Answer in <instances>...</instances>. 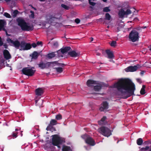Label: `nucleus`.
I'll return each mask as SVG.
<instances>
[{
    "label": "nucleus",
    "instance_id": "nucleus-24",
    "mask_svg": "<svg viewBox=\"0 0 151 151\" xmlns=\"http://www.w3.org/2000/svg\"><path fill=\"white\" fill-rule=\"evenodd\" d=\"M99 85L95 86H93V89L95 91H98L101 90L102 87V86L99 84Z\"/></svg>",
    "mask_w": 151,
    "mask_h": 151
},
{
    "label": "nucleus",
    "instance_id": "nucleus-3",
    "mask_svg": "<svg viewBox=\"0 0 151 151\" xmlns=\"http://www.w3.org/2000/svg\"><path fill=\"white\" fill-rule=\"evenodd\" d=\"M52 136V145L54 146H57L58 148H60V147L59 145L65 142V139L59 136L58 134H54Z\"/></svg>",
    "mask_w": 151,
    "mask_h": 151
},
{
    "label": "nucleus",
    "instance_id": "nucleus-50",
    "mask_svg": "<svg viewBox=\"0 0 151 151\" xmlns=\"http://www.w3.org/2000/svg\"><path fill=\"white\" fill-rule=\"evenodd\" d=\"M149 149V147L148 146H146L145 148V150H146Z\"/></svg>",
    "mask_w": 151,
    "mask_h": 151
},
{
    "label": "nucleus",
    "instance_id": "nucleus-32",
    "mask_svg": "<svg viewBox=\"0 0 151 151\" xmlns=\"http://www.w3.org/2000/svg\"><path fill=\"white\" fill-rule=\"evenodd\" d=\"M145 86L144 85H143L142 88L140 91V93L141 95H144L145 93Z\"/></svg>",
    "mask_w": 151,
    "mask_h": 151
},
{
    "label": "nucleus",
    "instance_id": "nucleus-35",
    "mask_svg": "<svg viewBox=\"0 0 151 151\" xmlns=\"http://www.w3.org/2000/svg\"><path fill=\"white\" fill-rule=\"evenodd\" d=\"M106 116H104L101 119L100 121L98 122L99 124H101V122H104L106 119Z\"/></svg>",
    "mask_w": 151,
    "mask_h": 151
},
{
    "label": "nucleus",
    "instance_id": "nucleus-40",
    "mask_svg": "<svg viewBox=\"0 0 151 151\" xmlns=\"http://www.w3.org/2000/svg\"><path fill=\"white\" fill-rule=\"evenodd\" d=\"M61 6L62 7L66 10H68L69 9V6L64 4H62L61 5Z\"/></svg>",
    "mask_w": 151,
    "mask_h": 151
},
{
    "label": "nucleus",
    "instance_id": "nucleus-47",
    "mask_svg": "<svg viewBox=\"0 0 151 151\" xmlns=\"http://www.w3.org/2000/svg\"><path fill=\"white\" fill-rule=\"evenodd\" d=\"M58 43L57 42H55L53 44L54 46H55L56 47H57L58 46Z\"/></svg>",
    "mask_w": 151,
    "mask_h": 151
},
{
    "label": "nucleus",
    "instance_id": "nucleus-6",
    "mask_svg": "<svg viewBox=\"0 0 151 151\" xmlns=\"http://www.w3.org/2000/svg\"><path fill=\"white\" fill-rule=\"evenodd\" d=\"M99 129L100 132L104 136L108 137L111 134V130L107 127L102 126Z\"/></svg>",
    "mask_w": 151,
    "mask_h": 151
},
{
    "label": "nucleus",
    "instance_id": "nucleus-14",
    "mask_svg": "<svg viewBox=\"0 0 151 151\" xmlns=\"http://www.w3.org/2000/svg\"><path fill=\"white\" fill-rule=\"evenodd\" d=\"M71 49V48L69 46L65 47L64 48H62L61 49V50H58L57 52V54H58V56L59 57L60 55H59V54L60 52H61L62 54H64L67 52L68 51L70 50Z\"/></svg>",
    "mask_w": 151,
    "mask_h": 151
},
{
    "label": "nucleus",
    "instance_id": "nucleus-25",
    "mask_svg": "<svg viewBox=\"0 0 151 151\" xmlns=\"http://www.w3.org/2000/svg\"><path fill=\"white\" fill-rule=\"evenodd\" d=\"M55 52H53L50 53H49L46 55V57L48 58L49 59H52V58L55 57L56 55L55 54Z\"/></svg>",
    "mask_w": 151,
    "mask_h": 151
},
{
    "label": "nucleus",
    "instance_id": "nucleus-45",
    "mask_svg": "<svg viewBox=\"0 0 151 151\" xmlns=\"http://www.w3.org/2000/svg\"><path fill=\"white\" fill-rule=\"evenodd\" d=\"M31 47L32 46L33 48H35L37 46V44L35 42L33 43L31 45Z\"/></svg>",
    "mask_w": 151,
    "mask_h": 151
},
{
    "label": "nucleus",
    "instance_id": "nucleus-11",
    "mask_svg": "<svg viewBox=\"0 0 151 151\" xmlns=\"http://www.w3.org/2000/svg\"><path fill=\"white\" fill-rule=\"evenodd\" d=\"M140 66L138 64L134 66H129L126 69V71L133 72L137 70L138 68H139Z\"/></svg>",
    "mask_w": 151,
    "mask_h": 151
},
{
    "label": "nucleus",
    "instance_id": "nucleus-30",
    "mask_svg": "<svg viewBox=\"0 0 151 151\" xmlns=\"http://www.w3.org/2000/svg\"><path fill=\"white\" fill-rule=\"evenodd\" d=\"M55 69L57 73H61L63 71V68L62 67L55 68Z\"/></svg>",
    "mask_w": 151,
    "mask_h": 151
},
{
    "label": "nucleus",
    "instance_id": "nucleus-60",
    "mask_svg": "<svg viewBox=\"0 0 151 151\" xmlns=\"http://www.w3.org/2000/svg\"><path fill=\"white\" fill-rule=\"evenodd\" d=\"M19 130L18 129H15V131H18Z\"/></svg>",
    "mask_w": 151,
    "mask_h": 151
},
{
    "label": "nucleus",
    "instance_id": "nucleus-38",
    "mask_svg": "<svg viewBox=\"0 0 151 151\" xmlns=\"http://www.w3.org/2000/svg\"><path fill=\"white\" fill-rule=\"evenodd\" d=\"M116 41H113L110 43V45L112 47H115L116 45Z\"/></svg>",
    "mask_w": 151,
    "mask_h": 151
},
{
    "label": "nucleus",
    "instance_id": "nucleus-34",
    "mask_svg": "<svg viewBox=\"0 0 151 151\" xmlns=\"http://www.w3.org/2000/svg\"><path fill=\"white\" fill-rule=\"evenodd\" d=\"M111 18V16L109 13H106L105 14V19L110 20Z\"/></svg>",
    "mask_w": 151,
    "mask_h": 151
},
{
    "label": "nucleus",
    "instance_id": "nucleus-8",
    "mask_svg": "<svg viewBox=\"0 0 151 151\" xmlns=\"http://www.w3.org/2000/svg\"><path fill=\"white\" fill-rule=\"evenodd\" d=\"M6 41L9 43H11V46H14L17 49H19V47H21V42H20L18 40L14 41L9 38H8L6 39Z\"/></svg>",
    "mask_w": 151,
    "mask_h": 151
},
{
    "label": "nucleus",
    "instance_id": "nucleus-42",
    "mask_svg": "<svg viewBox=\"0 0 151 151\" xmlns=\"http://www.w3.org/2000/svg\"><path fill=\"white\" fill-rule=\"evenodd\" d=\"M30 12L31 14L30 15V17H32V19L34 18V12L32 11H31Z\"/></svg>",
    "mask_w": 151,
    "mask_h": 151
},
{
    "label": "nucleus",
    "instance_id": "nucleus-12",
    "mask_svg": "<svg viewBox=\"0 0 151 151\" xmlns=\"http://www.w3.org/2000/svg\"><path fill=\"white\" fill-rule=\"evenodd\" d=\"M50 65H51V62H47L46 63H44L42 62L38 64V66L41 69H44L46 68H48Z\"/></svg>",
    "mask_w": 151,
    "mask_h": 151
},
{
    "label": "nucleus",
    "instance_id": "nucleus-4",
    "mask_svg": "<svg viewBox=\"0 0 151 151\" xmlns=\"http://www.w3.org/2000/svg\"><path fill=\"white\" fill-rule=\"evenodd\" d=\"M139 33L135 30H132L130 33L129 38L132 42L138 41L139 39Z\"/></svg>",
    "mask_w": 151,
    "mask_h": 151
},
{
    "label": "nucleus",
    "instance_id": "nucleus-9",
    "mask_svg": "<svg viewBox=\"0 0 151 151\" xmlns=\"http://www.w3.org/2000/svg\"><path fill=\"white\" fill-rule=\"evenodd\" d=\"M31 48V45L30 44L27 43L24 41H21V45L20 50H30Z\"/></svg>",
    "mask_w": 151,
    "mask_h": 151
},
{
    "label": "nucleus",
    "instance_id": "nucleus-55",
    "mask_svg": "<svg viewBox=\"0 0 151 151\" xmlns=\"http://www.w3.org/2000/svg\"><path fill=\"white\" fill-rule=\"evenodd\" d=\"M30 69H32L33 70L35 69V67H30Z\"/></svg>",
    "mask_w": 151,
    "mask_h": 151
},
{
    "label": "nucleus",
    "instance_id": "nucleus-62",
    "mask_svg": "<svg viewBox=\"0 0 151 151\" xmlns=\"http://www.w3.org/2000/svg\"><path fill=\"white\" fill-rule=\"evenodd\" d=\"M104 2H106V1L107 0H102Z\"/></svg>",
    "mask_w": 151,
    "mask_h": 151
},
{
    "label": "nucleus",
    "instance_id": "nucleus-49",
    "mask_svg": "<svg viewBox=\"0 0 151 151\" xmlns=\"http://www.w3.org/2000/svg\"><path fill=\"white\" fill-rule=\"evenodd\" d=\"M120 28L119 27H117V29L116 30V31L117 32H119L120 31Z\"/></svg>",
    "mask_w": 151,
    "mask_h": 151
},
{
    "label": "nucleus",
    "instance_id": "nucleus-28",
    "mask_svg": "<svg viewBox=\"0 0 151 151\" xmlns=\"http://www.w3.org/2000/svg\"><path fill=\"white\" fill-rule=\"evenodd\" d=\"M51 64H55V65H57L63 67L64 65H65L63 63H59L58 62V61H54V62H51Z\"/></svg>",
    "mask_w": 151,
    "mask_h": 151
},
{
    "label": "nucleus",
    "instance_id": "nucleus-36",
    "mask_svg": "<svg viewBox=\"0 0 151 151\" xmlns=\"http://www.w3.org/2000/svg\"><path fill=\"white\" fill-rule=\"evenodd\" d=\"M55 118L56 119L60 120L62 119V116L60 114H58L56 115Z\"/></svg>",
    "mask_w": 151,
    "mask_h": 151
},
{
    "label": "nucleus",
    "instance_id": "nucleus-46",
    "mask_svg": "<svg viewBox=\"0 0 151 151\" xmlns=\"http://www.w3.org/2000/svg\"><path fill=\"white\" fill-rule=\"evenodd\" d=\"M136 80L139 83H142V80L140 78H137Z\"/></svg>",
    "mask_w": 151,
    "mask_h": 151
},
{
    "label": "nucleus",
    "instance_id": "nucleus-33",
    "mask_svg": "<svg viewBox=\"0 0 151 151\" xmlns=\"http://www.w3.org/2000/svg\"><path fill=\"white\" fill-rule=\"evenodd\" d=\"M19 11L17 10H15L12 13V15L13 18H15L17 17V15L18 14Z\"/></svg>",
    "mask_w": 151,
    "mask_h": 151
},
{
    "label": "nucleus",
    "instance_id": "nucleus-18",
    "mask_svg": "<svg viewBox=\"0 0 151 151\" xmlns=\"http://www.w3.org/2000/svg\"><path fill=\"white\" fill-rule=\"evenodd\" d=\"M68 54L72 57H76L79 55V53L76 52L75 51L73 50L69 52Z\"/></svg>",
    "mask_w": 151,
    "mask_h": 151
},
{
    "label": "nucleus",
    "instance_id": "nucleus-44",
    "mask_svg": "<svg viewBox=\"0 0 151 151\" xmlns=\"http://www.w3.org/2000/svg\"><path fill=\"white\" fill-rule=\"evenodd\" d=\"M75 21L76 24H78L80 22V20L78 18H76L75 19Z\"/></svg>",
    "mask_w": 151,
    "mask_h": 151
},
{
    "label": "nucleus",
    "instance_id": "nucleus-61",
    "mask_svg": "<svg viewBox=\"0 0 151 151\" xmlns=\"http://www.w3.org/2000/svg\"><path fill=\"white\" fill-rule=\"evenodd\" d=\"M146 27H142V28L143 29H145Z\"/></svg>",
    "mask_w": 151,
    "mask_h": 151
},
{
    "label": "nucleus",
    "instance_id": "nucleus-56",
    "mask_svg": "<svg viewBox=\"0 0 151 151\" xmlns=\"http://www.w3.org/2000/svg\"><path fill=\"white\" fill-rule=\"evenodd\" d=\"M8 2H9L11 1V0H4Z\"/></svg>",
    "mask_w": 151,
    "mask_h": 151
},
{
    "label": "nucleus",
    "instance_id": "nucleus-29",
    "mask_svg": "<svg viewBox=\"0 0 151 151\" xmlns=\"http://www.w3.org/2000/svg\"><path fill=\"white\" fill-rule=\"evenodd\" d=\"M3 45L4 48L6 49H7L8 48V45L6 43L4 44L1 38L0 37V46H1Z\"/></svg>",
    "mask_w": 151,
    "mask_h": 151
},
{
    "label": "nucleus",
    "instance_id": "nucleus-54",
    "mask_svg": "<svg viewBox=\"0 0 151 151\" xmlns=\"http://www.w3.org/2000/svg\"><path fill=\"white\" fill-rule=\"evenodd\" d=\"M101 54L99 53H98V52H96V55H100Z\"/></svg>",
    "mask_w": 151,
    "mask_h": 151
},
{
    "label": "nucleus",
    "instance_id": "nucleus-22",
    "mask_svg": "<svg viewBox=\"0 0 151 151\" xmlns=\"http://www.w3.org/2000/svg\"><path fill=\"white\" fill-rule=\"evenodd\" d=\"M56 19V17L50 16L49 19H47V22L49 23L52 24L55 21Z\"/></svg>",
    "mask_w": 151,
    "mask_h": 151
},
{
    "label": "nucleus",
    "instance_id": "nucleus-2",
    "mask_svg": "<svg viewBox=\"0 0 151 151\" xmlns=\"http://www.w3.org/2000/svg\"><path fill=\"white\" fill-rule=\"evenodd\" d=\"M17 21L18 23V25L21 27L23 31H32L34 29L33 25H28L27 23L23 19L18 18L17 19Z\"/></svg>",
    "mask_w": 151,
    "mask_h": 151
},
{
    "label": "nucleus",
    "instance_id": "nucleus-41",
    "mask_svg": "<svg viewBox=\"0 0 151 151\" xmlns=\"http://www.w3.org/2000/svg\"><path fill=\"white\" fill-rule=\"evenodd\" d=\"M126 15H127L130 14L132 13V11L129 9H127L125 12Z\"/></svg>",
    "mask_w": 151,
    "mask_h": 151
},
{
    "label": "nucleus",
    "instance_id": "nucleus-51",
    "mask_svg": "<svg viewBox=\"0 0 151 151\" xmlns=\"http://www.w3.org/2000/svg\"><path fill=\"white\" fill-rule=\"evenodd\" d=\"M145 73V71L144 70L142 71L140 73V74L141 75H143Z\"/></svg>",
    "mask_w": 151,
    "mask_h": 151
},
{
    "label": "nucleus",
    "instance_id": "nucleus-48",
    "mask_svg": "<svg viewBox=\"0 0 151 151\" xmlns=\"http://www.w3.org/2000/svg\"><path fill=\"white\" fill-rule=\"evenodd\" d=\"M42 42L41 41H38L37 42L36 44L37 45H42Z\"/></svg>",
    "mask_w": 151,
    "mask_h": 151
},
{
    "label": "nucleus",
    "instance_id": "nucleus-31",
    "mask_svg": "<svg viewBox=\"0 0 151 151\" xmlns=\"http://www.w3.org/2000/svg\"><path fill=\"white\" fill-rule=\"evenodd\" d=\"M143 141L142 138H139L137 140V144L139 145H141L143 143Z\"/></svg>",
    "mask_w": 151,
    "mask_h": 151
},
{
    "label": "nucleus",
    "instance_id": "nucleus-52",
    "mask_svg": "<svg viewBox=\"0 0 151 151\" xmlns=\"http://www.w3.org/2000/svg\"><path fill=\"white\" fill-rule=\"evenodd\" d=\"M90 39L91 42H92V41H93V37H91L90 38Z\"/></svg>",
    "mask_w": 151,
    "mask_h": 151
},
{
    "label": "nucleus",
    "instance_id": "nucleus-13",
    "mask_svg": "<svg viewBox=\"0 0 151 151\" xmlns=\"http://www.w3.org/2000/svg\"><path fill=\"white\" fill-rule=\"evenodd\" d=\"M98 81L93 80L92 79L88 80L86 82L87 85L89 87H91L92 85L99 84Z\"/></svg>",
    "mask_w": 151,
    "mask_h": 151
},
{
    "label": "nucleus",
    "instance_id": "nucleus-23",
    "mask_svg": "<svg viewBox=\"0 0 151 151\" xmlns=\"http://www.w3.org/2000/svg\"><path fill=\"white\" fill-rule=\"evenodd\" d=\"M39 55V54L37 51H34L32 56V59L35 60L37 59Z\"/></svg>",
    "mask_w": 151,
    "mask_h": 151
},
{
    "label": "nucleus",
    "instance_id": "nucleus-64",
    "mask_svg": "<svg viewBox=\"0 0 151 151\" xmlns=\"http://www.w3.org/2000/svg\"><path fill=\"white\" fill-rule=\"evenodd\" d=\"M150 50L151 51V47L150 48Z\"/></svg>",
    "mask_w": 151,
    "mask_h": 151
},
{
    "label": "nucleus",
    "instance_id": "nucleus-59",
    "mask_svg": "<svg viewBox=\"0 0 151 151\" xmlns=\"http://www.w3.org/2000/svg\"><path fill=\"white\" fill-rule=\"evenodd\" d=\"M39 0L40 1H45V0Z\"/></svg>",
    "mask_w": 151,
    "mask_h": 151
},
{
    "label": "nucleus",
    "instance_id": "nucleus-39",
    "mask_svg": "<svg viewBox=\"0 0 151 151\" xmlns=\"http://www.w3.org/2000/svg\"><path fill=\"white\" fill-rule=\"evenodd\" d=\"M4 15L6 18H11V16L7 12H5L4 13Z\"/></svg>",
    "mask_w": 151,
    "mask_h": 151
},
{
    "label": "nucleus",
    "instance_id": "nucleus-15",
    "mask_svg": "<svg viewBox=\"0 0 151 151\" xmlns=\"http://www.w3.org/2000/svg\"><path fill=\"white\" fill-rule=\"evenodd\" d=\"M108 103L106 101H104L103 102L102 106H101L99 108V110L101 111H103L104 110L108 109Z\"/></svg>",
    "mask_w": 151,
    "mask_h": 151
},
{
    "label": "nucleus",
    "instance_id": "nucleus-37",
    "mask_svg": "<svg viewBox=\"0 0 151 151\" xmlns=\"http://www.w3.org/2000/svg\"><path fill=\"white\" fill-rule=\"evenodd\" d=\"M103 11L104 12H108L110 11V9L109 8V7H106L104 8Z\"/></svg>",
    "mask_w": 151,
    "mask_h": 151
},
{
    "label": "nucleus",
    "instance_id": "nucleus-1",
    "mask_svg": "<svg viewBox=\"0 0 151 151\" xmlns=\"http://www.w3.org/2000/svg\"><path fill=\"white\" fill-rule=\"evenodd\" d=\"M113 87L118 91L116 95L121 96V98L124 99H127L134 95L135 89V85L128 79H119L114 84Z\"/></svg>",
    "mask_w": 151,
    "mask_h": 151
},
{
    "label": "nucleus",
    "instance_id": "nucleus-7",
    "mask_svg": "<svg viewBox=\"0 0 151 151\" xmlns=\"http://www.w3.org/2000/svg\"><path fill=\"white\" fill-rule=\"evenodd\" d=\"M22 71L24 74L28 76H32L34 75L36 70L30 69V67H27L23 68Z\"/></svg>",
    "mask_w": 151,
    "mask_h": 151
},
{
    "label": "nucleus",
    "instance_id": "nucleus-19",
    "mask_svg": "<svg viewBox=\"0 0 151 151\" xmlns=\"http://www.w3.org/2000/svg\"><path fill=\"white\" fill-rule=\"evenodd\" d=\"M6 24V22L4 20H0V31L2 29L5 31V29L4 28L5 25Z\"/></svg>",
    "mask_w": 151,
    "mask_h": 151
},
{
    "label": "nucleus",
    "instance_id": "nucleus-16",
    "mask_svg": "<svg viewBox=\"0 0 151 151\" xmlns=\"http://www.w3.org/2000/svg\"><path fill=\"white\" fill-rule=\"evenodd\" d=\"M3 55L4 58L6 60H9L11 58V55L9 52L6 50L4 51Z\"/></svg>",
    "mask_w": 151,
    "mask_h": 151
},
{
    "label": "nucleus",
    "instance_id": "nucleus-20",
    "mask_svg": "<svg viewBox=\"0 0 151 151\" xmlns=\"http://www.w3.org/2000/svg\"><path fill=\"white\" fill-rule=\"evenodd\" d=\"M125 15H126L125 11L123 9H121L119 11L118 15L120 18H123Z\"/></svg>",
    "mask_w": 151,
    "mask_h": 151
},
{
    "label": "nucleus",
    "instance_id": "nucleus-53",
    "mask_svg": "<svg viewBox=\"0 0 151 151\" xmlns=\"http://www.w3.org/2000/svg\"><path fill=\"white\" fill-rule=\"evenodd\" d=\"M136 29L137 30H140V27H138L136 28Z\"/></svg>",
    "mask_w": 151,
    "mask_h": 151
},
{
    "label": "nucleus",
    "instance_id": "nucleus-10",
    "mask_svg": "<svg viewBox=\"0 0 151 151\" xmlns=\"http://www.w3.org/2000/svg\"><path fill=\"white\" fill-rule=\"evenodd\" d=\"M57 121L55 119H52L50 122V124L47 127L46 130L56 131L55 129L53 127V126L56 125L57 124Z\"/></svg>",
    "mask_w": 151,
    "mask_h": 151
},
{
    "label": "nucleus",
    "instance_id": "nucleus-17",
    "mask_svg": "<svg viewBox=\"0 0 151 151\" xmlns=\"http://www.w3.org/2000/svg\"><path fill=\"white\" fill-rule=\"evenodd\" d=\"M44 91L42 88H38L35 89L36 95L37 96H40L43 94Z\"/></svg>",
    "mask_w": 151,
    "mask_h": 151
},
{
    "label": "nucleus",
    "instance_id": "nucleus-63",
    "mask_svg": "<svg viewBox=\"0 0 151 151\" xmlns=\"http://www.w3.org/2000/svg\"><path fill=\"white\" fill-rule=\"evenodd\" d=\"M32 8H33L35 10H36V8H34V7H32Z\"/></svg>",
    "mask_w": 151,
    "mask_h": 151
},
{
    "label": "nucleus",
    "instance_id": "nucleus-58",
    "mask_svg": "<svg viewBox=\"0 0 151 151\" xmlns=\"http://www.w3.org/2000/svg\"><path fill=\"white\" fill-rule=\"evenodd\" d=\"M4 60H3V61H1V63H4Z\"/></svg>",
    "mask_w": 151,
    "mask_h": 151
},
{
    "label": "nucleus",
    "instance_id": "nucleus-21",
    "mask_svg": "<svg viewBox=\"0 0 151 151\" xmlns=\"http://www.w3.org/2000/svg\"><path fill=\"white\" fill-rule=\"evenodd\" d=\"M106 51L108 56V58H109L111 59L114 57V55L112 51L109 50H106Z\"/></svg>",
    "mask_w": 151,
    "mask_h": 151
},
{
    "label": "nucleus",
    "instance_id": "nucleus-27",
    "mask_svg": "<svg viewBox=\"0 0 151 151\" xmlns=\"http://www.w3.org/2000/svg\"><path fill=\"white\" fill-rule=\"evenodd\" d=\"M71 150L70 146L63 145L62 148V151H69Z\"/></svg>",
    "mask_w": 151,
    "mask_h": 151
},
{
    "label": "nucleus",
    "instance_id": "nucleus-5",
    "mask_svg": "<svg viewBox=\"0 0 151 151\" xmlns=\"http://www.w3.org/2000/svg\"><path fill=\"white\" fill-rule=\"evenodd\" d=\"M81 137L85 140L86 143L88 145L91 146H94L95 145V141L88 134H84L82 135Z\"/></svg>",
    "mask_w": 151,
    "mask_h": 151
},
{
    "label": "nucleus",
    "instance_id": "nucleus-26",
    "mask_svg": "<svg viewBox=\"0 0 151 151\" xmlns=\"http://www.w3.org/2000/svg\"><path fill=\"white\" fill-rule=\"evenodd\" d=\"M18 132L16 131H13L12 134L9 136L8 137H11L12 138L14 139L16 138L17 137Z\"/></svg>",
    "mask_w": 151,
    "mask_h": 151
},
{
    "label": "nucleus",
    "instance_id": "nucleus-57",
    "mask_svg": "<svg viewBox=\"0 0 151 151\" xmlns=\"http://www.w3.org/2000/svg\"><path fill=\"white\" fill-rule=\"evenodd\" d=\"M145 148H141V150H145Z\"/></svg>",
    "mask_w": 151,
    "mask_h": 151
},
{
    "label": "nucleus",
    "instance_id": "nucleus-43",
    "mask_svg": "<svg viewBox=\"0 0 151 151\" xmlns=\"http://www.w3.org/2000/svg\"><path fill=\"white\" fill-rule=\"evenodd\" d=\"M88 2L90 5L93 6H94L96 4L95 3L91 1H88Z\"/></svg>",
    "mask_w": 151,
    "mask_h": 151
}]
</instances>
